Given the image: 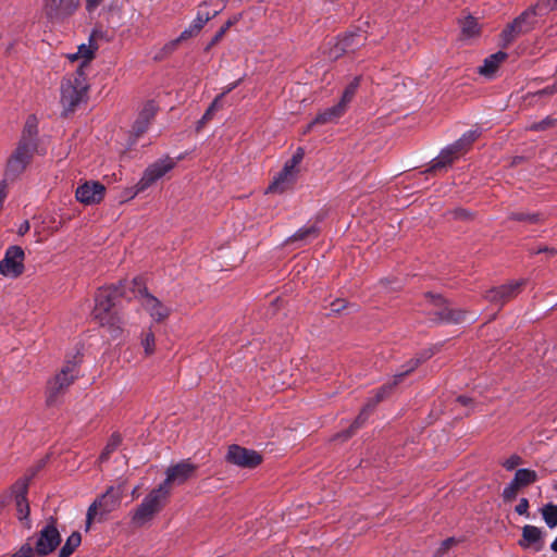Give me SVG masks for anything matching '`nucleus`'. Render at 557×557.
<instances>
[{
	"instance_id": "obj_1",
	"label": "nucleus",
	"mask_w": 557,
	"mask_h": 557,
	"mask_svg": "<svg viewBox=\"0 0 557 557\" xmlns=\"http://www.w3.org/2000/svg\"><path fill=\"white\" fill-rule=\"evenodd\" d=\"M125 292L131 295L129 284L124 288L123 295H125ZM121 295L120 287L115 286H107L97 290L92 315L101 325L113 326L116 323L117 319L113 308Z\"/></svg>"
},
{
	"instance_id": "obj_2",
	"label": "nucleus",
	"mask_w": 557,
	"mask_h": 557,
	"mask_svg": "<svg viewBox=\"0 0 557 557\" xmlns=\"http://www.w3.org/2000/svg\"><path fill=\"white\" fill-rule=\"evenodd\" d=\"M129 290L131 295L125 292V296L129 299L137 298L143 309L150 315L153 322H162L169 317L170 308L147 292L140 277H136L129 283Z\"/></svg>"
},
{
	"instance_id": "obj_3",
	"label": "nucleus",
	"mask_w": 557,
	"mask_h": 557,
	"mask_svg": "<svg viewBox=\"0 0 557 557\" xmlns=\"http://www.w3.org/2000/svg\"><path fill=\"white\" fill-rule=\"evenodd\" d=\"M170 497L165 487L158 486L149 492L132 516L136 525H143L150 521L166 504Z\"/></svg>"
},
{
	"instance_id": "obj_4",
	"label": "nucleus",
	"mask_w": 557,
	"mask_h": 557,
	"mask_svg": "<svg viewBox=\"0 0 557 557\" xmlns=\"http://www.w3.org/2000/svg\"><path fill=\"white\" fill-rule=\"evenodd\" d=\"M125 492V483L122 482L115 486H110L104 494L98 497L88 508L87 528L99 517L102 519L106 515L119 508Z\"/></svg>"
},
{
	"instance_id": "obj_5",
	"label": "nucleus",
	"mask_w": 557,
	"mask_h": 557,
	"mask_svg": "<svg viewBox=\"0 0 557 557\" xmlns=\"http://www.w3.org/2000/svg\"><path fill=\"white\" fill-rule=\"evenodd\" d=\"M87 88L85 71L77 69L74 73L69 74L61 84L62 104L67 110H72L84 99Z\"/></svg>"
},
{
	"instance_id": "obj_6",
	"label": "nucleus",
	"mask_w": 557,
	"mask_h": 557,
	"mask_svg": "<svg viewBox=\"0 0 557 557\" xmlns=\"http://www.w3.org/2000/svg\"><path fill=\"white\" fill-rule=\"evenodd\" d=\"M479 137L475 129L468 131L457 141L444 148L441 153L433 159L431 169L442 170L450 165L454 160L462 156L473 141Z\"/></svg>"
},
{
	"instance_id": "obj_7",
	"label": "nucleus",
	"mask_w": 557,
	"mask_h": 557,
	"mask_svg": "<svg viewBox=\"0 0 557 557\" xmlns=\"http://www.w3.org/2000/svg\"><path fill=\"white\" fill-rule=\"evenodd\" d=\"M36 149L37 144H30V141H18L15 150L7 162L4 172L5 180L17 178L30 163Z\"/></svg>"
},
{
	"instance_id": "obj_8",
	"label": "nucleus",
	"mask_w": 557,
	"mask_h": 557,
	"mask_svg": "<svg viewBox=\"0 0 557 557\" xmlns=\"http://www.w3.org/2000/svg\"><path fill=\"white\" fill-rule=\"evenodd\" d=\"M304 158L302 149H298L293 157L287 160L282 171L274 177L268 190L272 193H283L289 188L296 181L298 175V165Z\"/></svg>"
},
{
	"instance_id": "obj_9",
	"label": "nucleus",
	"mask_w": 557,
	"mask_h": 557,
	"mask_svg": "<svg viewBox=\"0 0 557 557\" xmlns=\"http://www.w3.org/2000/svg\"><path fill=\"white\" fill-rule=\"evenodd\" d=\"M77 363L74 361L66 362L61 371L49 381L47 386V403L53 404L59 394L66 389L77 377Z\"/></svg>"
},
{
	"instance_id": "obj_10",
	"label": "nucleus",
	"mask_w": 557,
	"mask_h": 557,
	"mask_svg": "<svg viewBox=\"0 0 557 557\" xmlns=\"http://www.w3.org/2000/svg\"><path fill=\"white\" fill-rule=\"evenodd\" d=\"M25 252L20 246L7 248L0 261V274L8 278H16L24 272Z\"/></svg>"
},
{
	"instance_id": "obj_11",
	"label": "nucleus",
	"mask_w": 557,
	"mask_h": 557,
	"mask_svg": "<svg viewBox=\"0 0 557 557\" xmlns=\"http://www.w3.org/2000/svg\"><path fill=\"white\" fill-rule=\"evenodd\" d=\"M539 15L535 7L529 8L523 13H521L511 24H509L502 33L503 41L508 45L510 44L518 35L522 33L529 32L534 23L535 16Z\"/></svg>"
},
{
	"instance_id": "obj_12",
	"label": "nucleus",
	"mask_w": 557,
	"mask_h": 557,
	"mask_svg": "<svg viewBox=\"0 0 557 557\" xmlns=\"http://www.w3.org/2000/svg\"><path fill=\"white\" fill-rule=\"evenodd\" d=\"M196 471V466L188 460H183L176 465L170 466L165 471V479L160 486L165 487L169 494L173 486L184 484Z\"/></svg>"
},
{
	"instance_id": "obj_13",
	"label": "nucleus",
	"mask_w": 557,
	"mask_h": 557,
	"mask_svg": "<svg viewBox=\"0 0 557 557\" xmlns=\"http://www.w3.org/2000/svg\"><path fill=\"white\" fill-rule=\"evenodd\" d=\"M79 7V0H44V13L52 21L71 16Z\"/></svg>"
},
{
	"instance_id": "obj_14",
	"label": "nucleus",
	"mask_w": 557,
	"mask_h": 557,
	"mask_svg": "<svg viewBox=\"0 0 557 557\" xmlns=\"http://www.w3.org/2000/svg\"><path fill=\"white\" fill-rule=\"evenodd\" d=\"M175 164L176 162L169 157L157 160L150 164L139 180L140 188H149L158 180L162 178L168 172H170Z\"/></svg>"
},
{
	"instance_id": "obj_15",
	"label": "nucleus",
	"mask_w": 557,
	"mask_h": 557,
	"mask_svg": "<svg viewBox=\"0 0 557 557\" xmlns=\"http://www.w3.org/2000/svg\"><path fill=\"white\" fill-rule=\"evenodd\" d=\"M226 459L231 463L244 468H253L258 466L262 460L261 456L257 451L240 447L238 445L230 446Z\"/></svg>"
},
{
	"instance_id": "obj_16",
	"label": "nucleus",
	"mask_w": 557,
	"mask_h": 557,
	"mask_svg": "<svg viewBox=\"0 0 557 557\" xmlns=\"http://www.w3.org/2000/svg\"><path fill=\"white\" fill-rule=\"evenodd\" d=\"M106 194L104 185L99 182L89 181L77 187L75 196L76 199L84 205L99 203Z\"/></svg>"
},
{
	"instance_id": "obj_17",
	"label": "nucleus",
	"mask_w": 557,
	"mask_h": 557,
	"mask_svg": "<svg viewBox=\"0 0 557 557\" xmlns=\"http://www.w3.org/2000/svg\"><path fill=\"white\" fill-rule=\"evenodd\" d=\"M60 542L61 536L58 529L53 524H47L40 531L35 548L39 555H48Z\"/></svg>"
},
{
	"instance_id": "obj_18",
	"label": "nucleus",
	"mask_w": 557,
	"mask_h": 557,
	"mask_svg": "<svg viewBox=\"0 0 557 557\" xmlns=\"http://www.w3.org/2000/svg\"><path fill=\"white\" fill-rule=\"evenodd\" d=\"M28 488V479L22 478L15 482V484L11 488V493L15 500V506L17 510V518L21 521H26L29 515V505L26 500V493Z\"/></svg>"
},
{
	"instance_id": "obj_19",
	"label": "nucleus",
	"mask_w": 557,
	"mask_h": 557,
	"mask_svg": "<svg viewBox=\"0 0 557 557\" xmlns=\"http://www.w3.org/2000/svg\"><path fill=\"white\" fill-rule=\"evenodd\" d=\"M431 300L438 307V310L435 311V314L438 317V320L448 323H459L465 321L466 313L459 309L451 308L445 305V301L441 296L437 295H428Z\"/></svg>"
},
{
	"instance_id": "obj_20",
	"label": "nucleus",
	"mask_w": 557,
	"mask_h": 557,
	"mask_svg": "<svg viewBox=\"0 0 557 557\" xmlns=\"http://www.w3.org/2000/svg\"><path fill=\"white\" fill-rule=\"evenodd\" d=\"M524 284L523 280L511 282L507 285H503L496 288H493L488 290L486 294L487 300L495 302V304H504L505 301L509 300L510 298L518 295L520 292L521 286Z\"/></svg>"
},
{
	"instance_id": "obj_21",
	"label": "nucleus",
	"mask_w": 557,
	"mask_h": 557,
	"mask_svg": "<svg viewBox=\"0 0 557 557\" xmlns=\"http://www.w3.org/2000/svg\"><path fill=\"white\" fill-rule=\"evenodd\" d=\"M97 49V44L94 41L92 37H90L87 44L79 45L77 51L69 53L66 58L71 62H78L77 69H82L84 71V67L95 58Z\"/></svg>"
},
{
	"instance_id": "obj_22",
	"label": "nucleus",
	"mask_w": 557,
	"mask_h": 557,
	"mask_svg": "<svg viewBox=\"0 0 557 557\" xmlns=\"http://www.w3.org/2000/svg\"><path fill=\"white\" fill-rule=\"evenodd\" d=\"M355 34H350L344 36L343 38H338L334 41V44L330 47L327 52V58L331 60H336L341 55L346 52L354 50L356 46H358L362 38H358Z\"/></svg>"
},
{
	"instance_id": "obj_23",
	"label": "nucleus",
	"mask_w": 557,
	"mask_h": 557,
	"mask_svg": "<svg viewBox=\"0 0 557 557\" xmlns=\"http://www.w3.org/2000/svg\"><path fill=\"white\" fill-rule=\"evenodd\" d=\"M520 545L523 547H533L540 550L543 547V532L534 525H525L522 530V540Z\"/></svg>"
},
{
	"instance_id": "obj_24",
	"label": "nucleus",
	"mask_w": 557,
	"mask_h": 557,
	"mask_svg": "<svg viewBox=\"0 0 557 557\" xmlns=\"http://www.w3.org/2000/svg\"><path fill=\"white\" fill-rule=\"evenodd\" d=\"M391 391V386L389 385H384L382 386L375 394V400L373 401V404H368L363 410L361 411V413L359 414V417L356 419V421L354 422V424L351 425V430L347 431L345 434H344V437L345 438H348L351 433H352V430H356L358 428H360L362 425V423L364 422V420L367 419L370 410L374 407V405L379 401H381L385 395Z\"/></svg>"
},
{
	"instance_id": "obj_25",
	"label": "nucleus",
	"mask_w": 557,
	"mask_h": 557,
	"mask_svg": "<svg viewBox=\"0 0 557 557\" xmlns=\"http://www.w3.org/2000/svg\"><path fill=\"white\" fill-rule=\"evenodd\" d=\"M507 54L503 51H498L487 57L483 64L479 67V73L486 77L493 76L497 71L498 66L506 60Z\"/></svg>"
},
{
	"instance_id": "obj_26",
	"label": "nucleus",
	"mask_w": 557,
	"mask_h": 557,
	"mask_svg": "<svg viewBox=\"0 0 557 557\" xmlns=\"http://www.w3.org/2000/svg\"><path fill=\"white\" fill-rule=\"evenodd\" d=\"M347 110V107L344 103L338 102L336 106L329 108L321 112L314 121L309 124L308 129L315 123H332L336 122Z\"/></svg>"
},
{
	"instance_id": "obj_27",
	"label": "nucleus",
	"mask_w": 557,
	"mask_h": 557,
	"mask_svg": "<svg viewBox=\"0 0 557 557\" xmlns=\"http://www.w3.org/2000/svg\"><path fill=\"white\" fill-rule=\"evenodd\" d=\"M154 113H156V106L153 102H149L144 107V109L139 113L137 121L134 124V131L136 132L137 135L145 132L150 120L153 117Z\"/></svg>"
},
{
	"instance_id": "obj_28",
	"label": "nucleus",
	"mask_w": 557,
	"mask_h": 557,
	"mask_svg": "<svg viewBox=\"0 0 557 557\" xmlns=\"http://www.w3.org/2000/svg\"><path fill=\"white\" fill-rule=\"evenodd\" d=\"M207 7H208V3L205 2L200 5L199 10H198V13H197V16L195 17V20L191 22V24L194 26H197V29L200 32L201 28L207 24V22H209L212 17H214L215 15L219 14V12L221 11V9L219 8H215L213 9L212 11H208L207 10Z\"/></svg>"
},
{
	"instance_id": "obj_29",
	"label": "nucleus",
	"mask_w": 557,
	"mask_h": 557,
	"mask_svg": "<svg viewBox=\"0 0 557 557\" xmlns=\"http://www.w3.org/2000/svg\"><path fill=\"white\" fill-rule=\"evenodd\" d=\"M37 119L35 116H28L25 122L20 141H30V144H37Z\"/></svg>"
},
{
	"instance_id": "obj_30",
	"label": "nucleus",
	"mask_w": 557,
	"mask_h": 557,
	"mask_svg": "<svg viewBox=\"0 0 557 557\" xmlns=\"http://www.w3.org/2000/svg\"><path fill=\"white\" fill-rule=\"evenodd\" d=\"M512 481L519 487H523V486H527V485H530V484L536 482L537 473L534 470L527 469V468L519 469L516 471Z\"/></svg>"
},
{
	"instance_id": "obj_31",
	"label": "nucleus",
	"mask_w": 557,
	"mask_h": 557,
	"mask_svg": "<svg viewBox=\"0 0 557 557\" xmlns=\"http://www.w3.org/2000/svg\"><path fill=\"white\" fill-rule=\"evenodd\" d=\"M461 34L465 38H473L479 35L480 26L478 21L472 16H467L460 21Z\"/></svg>"
},
{
	"instance_id": "obj_32",
	"label": "nucleus",
	"mask_w": 557,
	"mask_h": 557,
	"mask_svg": "<svg viewBox=\"0 0 557 557\" xmlns=\"http://www.w3.org/2000/svg\"><path fill=\"white\" fill-rule=\"evenodd\" d=\"M140 345L146 356H151L156 350V335L151 327L144 330L140 334Z\"/></svg>"
},
{
	"instance_id": "obj_33",
	"label": "nucleus",
	"mask_w": 557,
	"mask_h": 557,
	"mask_svg": "<svg viewBox=\"0 0 557 557\" xmlns=\"http://www.w3.org/2000/svg\"><path fill=\"white\" fill-rule=\"evenodd\" d=\"M318 226L315 224L305 225L299 228L293 236L288 238L289 242H306L308 239L314 238L318 235Z\"/></svg>"
},
{
	"instance_id": "obj_34",
	"label": "nucleus",
	"mask_w": 557,
	"mask_h": 557,
	"mask_svg": "<svg viewBox=\"0 0 557 557\" xmlns=\"http://www.w3.org/2000/svg\"><path fill=\"white\" fill-rule=\"evenodd\" d=\"M82 537L78 532H73L66 540L65 544L61 548L60 557H69L75 548L81 544Z\"/></svg>"
},
{
	"instance_id": "obj_35",
	"label": "nucleus",
	"mask_w": 557,
	"mask_h": 557,
	"mask_svg": "<svg viewBox=\"0 0 557 557\" xmlns=\"http://www.w3.org/2000/svg\"><path fill=\"white\" fill-rule=\"evenodd\" d=\"M359 84H360V77H354V79L345 88L339 102L344 103L345 107H348L349 102L352 100V98L359 87Z\"/></svg>"
},
{
	"instance_id": "obj_36",
	"label": "nucleus",
	"mask_w": 557,
	"mask_h": 557,
	"mask_svg": "<svg viewBox=\"0 0 557 557\" xmlns=\"http://www.w3.org/2000/svg\"><path fill=\"white\" fill-rule=\"evenodd\" d=\"M543 518L549 528L557 525V506L547 505L542 510Z\"/></svg>"
},
{
	"instance_id": "obj_37",
	"label": "nucleus",
	"mask_w": 557,
	"mask_h": 557,
	"mask_svg": "<svg viewBox=\"0 0 557 557\" xmlns=\"http://www.w3.org/2000/svg\"><path fill=\"white\" fill-rule=\"evenodd\" d=\"M147 188H140V181H138V183L133 186V187H128V188H125L121 196H120V202H125L127 200H131L133 199L135 196H137L139 193L146 190Z\"/></svg>"
},
{
	"instance_id": "obj_38",
	"label": "nucleus",
	"mask_w": 557,
	"mask_h": 557,
	"mask_svg": "<svg viewBox=\"0 0 557 557\" xmlns=\"http://www.w3.org/2000/svg\"><path fill=\"white\" fill-rule=\"evenodd\" d=\"M534 7L537 10L539 15L542 16L557 9V0H542Z\"/></svg>"
},
{
	"instance_id": "obj_39",
	"label": "nucleus",
	"mask_w": 557,
	"mask_h": 557,
	"mask_svg": "<svg viewBox=\"0 0 557 557\" xmlns=\"http://www.w3.org/2000/svg\"><path fill=\"white\" fill-rule=\"evenodd\" d=\"M120 441H121V440H120V436H119V435H113V436L110 438V441H109V443L107 444V446H106L104 450H103V451H102V454L100 455V458H99V459H100V461H101V462H102V461H104V460H107V459H108V457H109V455L117 448V446H119V444H120Z\"/></svg>"
},
{
	"instance_id": "obj_40",
	"label": "nucleus",
	"mask_w": 557,
	"mask_h": 557,
	"mask_svg": "<svg viewBox=\"0 0 557 557\" xmlns=\"http://www.w3.org/2000/svg\"><path fill=\"white\" fill-rule=\"evenodd\" d=\"M221 101H222V96L215 97V99L212 101L210 107L205 112V114L200 121L201 124L209 121L212 117L214 112L221 107Z\"/></svg>"
},
{
	"instance_id": "obj_41",
	"label": "nucleus",
	"mask_w": 557,
	"mask_h": 557,
	"mask_svg": "<svg viewBox=\"0 0 557 557\" xmlns=\"http://www.w3.org/2000/svg\"><path fill=\"white\" fill-rule=\"evenodd\" d=\"M420 362H421V359H411L405 366L406 370L395 375L393 384L396 385L398 382H400L401 379L404 377V375H406V374L410 373L411 371H413L419 366Z\"/></svg>"
},
{
	"instance_id": "obj_42",
	"label": "nucleus",
	"mask_w": 557,
	"mask_h": 557,
	"mask_svg": "<svg viewBox=\"0 0 557 557\" xmlns=\"http://www.w3.org/2000/svg\"><path fill=\"white\" fill-rule=\"evenodd\" d=\"M181 44L178 38L172 39L164 44V46L161 48L160 53L158 54V58H163L165 55L171 54L173 51H175Z\"/></svg>"
},
{
	"instance_id": "obj_43",
	"label": "nucleus",
	"mask_w": 557,
	"mask_h": 557,
	"mask_svg": "<svg viewBox=\"0 0 557 557\" xmlns=\"http://www.w3.org/2000/svg\"><path fill=\"white\" fill-rule=\"evenodd\" d=\"M522 463V458L518 455H511L510 457H508L507 459H505L503 462H502V466L508 470V471H511L513 470L515 468H517L518 466H520Z\"/></svg>"
},
{
	"instance_id": "obj_44",
	"label": "nucleus",
	"mask_w": 557,
	"mask_h": 557,
	"mask_svg": "<svg viewBox=\"0 0 557 557\" xmlns=\"http://www.w3.org/2000/svg\"><path fill=\"white\" fill-rule=\"evenodd\" d=\"M519 488L520 487L511 480V482L504 488V498L508 500L513 499Z\"/></svg>"
},
{
	"instance_id": "obj_45",
	"label": "nucleus",
	"mask_w": 557,
	"mask_h": 557,
	"mask_svg": "<svg viewBox=\"0 0 557 557\" xmlns=\"http://www.w3.org/2000/svg\"><path fill=\"white\" fill-rule=\"evenodd\" d=\"M199 33L197 29V26H194L190 24L185 30L182 32V34L177 37L180 41H185L194 36H196Z\"/></svg>"
},
{
	"instance_id": "obj_46",
	"label": "nucleus",
	"mask_w": 557,
	"mask_h": 557,
	"mask_svg": "<svg viewBox=\"0 0 557 557\" xmlns=\"http://www.w3.org/2000/svg\"><path fill=\"white\" fill-rule=\"evenodd\" d=\"M33 547L29 544H25L12 557H33Z\"/></svg>"
},
{
	"instance_id": "obj_47",
	"label": "nucleus",
	"mask_w": 557,
	"mask_h": 557,
	"mask_svg": "<svg viewBox=\"0 0 557 557\" xmlns=\"http://www.w3.org/2000/svg\"><path fill=\"white\" fill-rule=\"evenodd\" d=\"M529 509V502L527 498H521L519 504L516 506V512L519 515H527Z\"/></svg>"
},
{
	"instance_id": "obj_48",
	"label": "nucleus",
	"mask_w": 557,
	"mask_h": 557,
	"mask_svg": "<svg viewBox=\"0 0 557 557\" xmlns=\"http://www.w3.org/2000/svg\"><path fill=\"white\" fill-rule=\"evenodd\" d=\"M553 122H554V121H553L552 119L546 117V119H544L543 121H541V122H539V123L534 124V125L532 126V129H535V131H539V129H545V128H547V127L552 126V125H553Z\"/></svg>"
},
{
	"instance_id": "obj_49",
	"label": "nucleus",
	"mask_w": 557,
	"mask_h": 557,
	"mask_svg": "<svg viewBox=\"0 0 557 557\" xmlns=\"http://www.w3.org/2000/svg\"><path fill=\"white\" fill-rule=\"evenodd\" d=\"M102 2L103 0H86V10L91 13L97 10Z\"/></svg>"
},
{
	"instance_id": "obj_50",
	"label": "nucleus",
	"mask_w": 557,
	"mask_h": 557,
	"mask_svg": "<svg viewBox=\"0 0 557 557\" xmlns=\"http://www.w3.org/2000/svg\"><path fill=\"white\" fill-rule=\"evenodd\" d=\"M344 308H345V301H344V300H342V299H337L336 301H334V302L332 304V309H331V310H332L333 312H339V311H341L342 309H344Z\"/></svg>"
},
{
	"instance_id": "obj_51",
	"label": "nucleus",
	"mask_w": 557,
	"mask_h": 557,
	"mask_svg": "<svg viewBox=\"0 0 557 557\" xmlns=\"http://www.w3.org/2000/svg\"><path fill=\"white\" fill-rule=\"evenodd\" d=\"M234 21H227L226 24L220 29V32L216 34L214 40H219L225 32L233 25Z\"/></svg>"
},
{
	"instance_id": "obj_52",
	"label": "nucleus",
	"mask_w": 557,
	"mask_h": 557,
	"mask_svg": "<svg viewBox=\"0 0 557 557\" xmlns=\"http://www.w3.org/2000/svg\"><path fill=\"white\" fill-rule=\"evenodd\" d=\"M240 81H237V82H234L232 84H228L226 87H224L222 94L220 96H222V98L227 95L228 92H231L233 89H235L238 84H239Z\"/></svg>"
},
{
	"instance_id": "obj_53",
	"label": "nucleus",
	"mask_w": 557,
	"mask_h": 557,
	"mask_svg": "<svg viewBox=\"0 0 557 557\" xmlns=\"http://www.w3.org/2000/svg\"><path fill=\"white\" fill-rule=\"evenodd\" d=\"M28 231H29V222L28 221H24L23 223H21V225L17 228L18 235H24Z\"/></svg>"
},
{
	"instance_id": "obj_54",
	"label": "nucleus",
	"mask_w": 557,
	"mask_h": 557,
	"mask_svg": "<svg viewBox=\"0 0 557 557\" xmlns=\"http://www.w3.org/2000/svg\"><path fill=\"white\" fill-rule=\"evenodd\" d=\"M516 219L518 220H528L530 222H536L537 221V214L532 215H517Z\"/></svg>"
},
{
	"instance_id": "obj_55",
	"label": "nucleus",
	"mask_w": 557,
	"mask_h": 557,
	"mask_svg": "<svg viewBox=\"0 0 557 557\" xmlns=\"http://www.w3.org/2000/svg\"><path fill=\"white\" fill-rule=\"evenodd\" d=\"M541 252H549L550 255H555L557 251L554 248L549 249L547 247H541L535 251V253H541Z\"/></svg>"
},
{
	"instance_id": "obj_56",
	"label": "nucleus",
	"mask_w": 557,
	"mask_h": 557,
	"mask_svg": "<svg viewBox=\"0 0 557 557\" xmlns=\"http://www.w3.org/2000/svg\"><path fill=\"white\" fill-rule=\"evenodd\" d=\"M457 401L463 406H467L470 403V398H468L466 396H460L457 398Z\"/></svg>"
},
{
	"instance_id": "obj_57",
	"label": "nucleus",
	"mask_w": 557,
	"mask_h": 557,
	"mask_svg": "<svg viewBox=\"0 0 557 557\" xmlns=\"http://www.w3.org/2000/svg\"><path fill=\"white\" fill-rule=\"evenodd\" d=\"M550 547H552V549H553L554 552H556V553H557V537H556V539H555V541L552 543Z\"/></svg>"
},
{
	"instance_id": "obj_58",
	"label": "nucleus",
	"mask_w": 557,
	"mask_h": 557,
	"mask_svg": "<svg viewBox=\"0 0 557 557\" xmlns=\"http://www.w3.org/2000/svg\"><path fill=\"white\" fill-rule=\"evenodd\" d=\"M137 490H138V487H135V488L133 490V492H132L133 497H137V495H138V494H137Z\"/></svg>"
},
{
	"instance_id": "obj_59",
	"label": "nucleus",
	"mask_w": 557,
	"mask_h": 557,
	"mask_svg": "<svg viewBox=\"0 0 557 557\" xmlns=\"http://www.w3.org/2000/svg\"><path fill=\"white\" fill-rule=\"evenodd\" d=\"M458 216H463L466 214V212L463 210L457 212Z\"/></svg>"
},
{
	"instance_id": "obj_60",
	"label": "nucleus",
	"mask_w": 557,
	"mask_h": 557,
	"mask_svg": "<svg viewBox=\"0 0 557 557\" xmlns=\"http://www.w3.org/2000/svg\"><path fill=\"white\" fill-rule=\"evenodd\" d=\"M58 557H60V555Z\"/></svg>"
}]
</instances>
